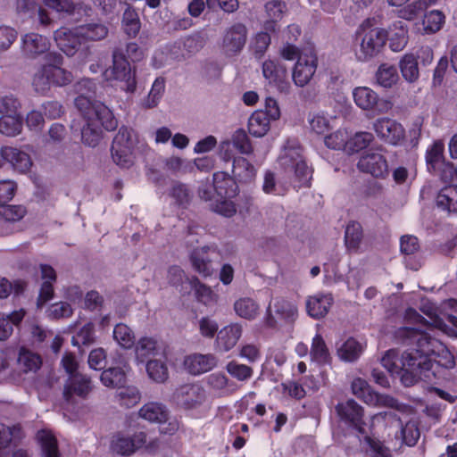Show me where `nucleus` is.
I'll return each mask as SVG.
<instances>
[{"instance_id": "21", "label": "nucleus", "mask_w": 457, "mask_h": 457, "mask_svg": "<svg viewBox=\"0 0 457 457\" xmlns=\"http://www.w3.org/2000/svg\"><path fill=\"white\" fill-rule=\"evenodd\" d=\"M336 411L342 420L353 426L359 432H363L361 427L363 424V410L355 401L347 400L344 403H339L336 406Z\"/></svg>"}, {"instance_id": "17", "label": "nucleus", "mask_w": 457, "mask_h": 457, "mask_svg": "<svg viewBox=\"0 0 457 457\" xmlns=\"http://www.w3.org/2000/svg\"><path fill=\"white\" fill-rule=\"evenodd\" d=\"M206 391L199 384L184 385L177 392L178 403L188 410L198 408L206 401Z\"/></svg>"}, {"instance_id": "8", "label": "nucleus", "mask_w": 457, "mask_h": 457, "mask_svg": "<svg viewBox=\"0 0 457 457\" xmlns=\"http://www.w3.org/2000/svg\"><path fill=\"white\" fill-rule=\"evenodd\" d=\"M105 81L119 83L120 89L128 93H134L137 88L135 72L132 71L129 61L119 51L112 52V64L103 71Z\"/></svg>"}, {"instance_id": "13", "label": "nucleus", "mask_w": 457, "mask_h": 457, "mask_svg": "<svg viewBox=\"0 0 457 457\" xmlns=\"http://www.w3.org/2000/svg\"><path fill=\"white\" fill-rule=\"evenodd\" d=\"M262 75L267 84L280 93H288L290 82L287 68L278 60L268 59L262 63Z\"/></svg>"}, {"instance_id": "20", "label": "nucleus", "mask_w": 457, "mask_h": 457, "mask_svg": "<svg viewBox=\"0 0 457 457\" xmlns=\"http://www.w3.org/2000/svg\"><path fill=\"white\" fill-rule=\"evenodd\" d=\"M408 353H415V346L413 348L404 351L400 357L396 351L389 350L382 357L381 364L392 375H394V374L400 375L403 384H404L407 386H410L411 385L406 384L404 381L405 376L412 377V373L410 370H408V369H407V367H405L406 365L403 361V355H405Z\"/></svg>"}, {"instance_id": "53", "label": "nucleus", "mask_w": 457, "mask_h": 457, "mask_svg": "<svg viewBox=\"0 0 457 457\" xmlns=\"http://www.w3.org/2000/svg\"><path fill=\"white\" fill-rule=\"evenodd\" d=\"M398 78L396 68L387 63L381 64L376 73L378 84L386 88L393 87L397 82Z\"/></svg>"}, {"instance_id": "22", "label": "nucleus", "mask_w": 457, "mask_h": 457, "mask_svg": "<svg viewBox=\"0 0 457 457\" xmlns=\"http://www.w3.org/2000/svg\"><path fill=\"white\" fill-rule=\"evenodd\" d=\"M50 46L49 39L37 33H28L21 38V52L29 58H36L46 53Z\"/></svg>"}, {"instance_id": "14", "label": "nucleus", "mask_w": 457, "mask_h": 457, "mask_svg": "<svg viewBox=\"0 0 457 457\" xmlns=\"http://www.w3.org/2000/svg\"><path fill=\"white\" fill-rule=\"evenodd\" d=\"M372 129L379 139L392 145H400L405 137V130L402 124L388 117L377 119Z\"/></svg>"}, {"instance_id": "9", "label": "nucleus", "mask_w": 457, "mask_h": 457, "mask_svg": "<svg viewBox=\"0 0 457 457\" xmlns=\"http://www.w3.org/2000/svg\"><path fill=\"white\" fill-rule=\"evenodd\" d=\"M298 317L297 306L291 301L277 296L271 298L264 317L268 328H277L279 322L293 323Z\"/></svg>"}, {"instance_id": "38", "label": "nucleus", "mask_w": 457, "mask_h": 457, "mask_svg": "<svg viewBox=\"0 0 457 457\" xmlns=\"http://www.w3.org/2000/svg\"><path fill=\"white\" fill-rule=\"evenodd\" d=\"M232 172L238 181L247 183L254 179L256 169L245 158L237 157L233 159Z\"/></svg>"}, {"instance_id": "15", "label": "nucleus", "mask_w": 457, "mask_h": 457, "mask_svg": "<svg viewBox=\"0 0 457 457\" xmlns=\"http://www.w3.org/2000/svg\"><path fill=\"white\" fill-rule=\"evenodd\" d=\"M352 391L354 395L362 399L369 405L398 409V403L395 399L372 391L368 383L361 378L353 379Z\"/></svg>"}, {"instance_id": "2", "label": "nucleus", "mask_w": 457, "mask_h": 457, "mask_svg": "<svg viewBox=\"0 0 457 457\" xmlns=\"http://www.w3.org/2000/svg\"><path fill=\"white\" fill-rule=\"evenodd\" d=\"M279 167L283 170L287 182H278L275 174L267 170L264 173L262 190L265 194L283 195L287 192V185L295 188L310 187L312 170L307 165L302 154V148L295 140H288L278 157Z\"/></svg>"}, {"instance_id": "47", "label": "nucleus", "mask_w": 457, "mask_h": 457, "mask_svg": "<svg viewBox=\"0 0 457 457\" xmlns=\"http://www.w3.org/2000/svg\"><path fill=\"white\" fill-rule=\"evenodd\" d=\"M25 311L23 309L14 311L6 317L0 318V340H6L13 331V326H17L23 320Z\"/></svg>"}, {"instance_id": "39", "label": "nucleus", "mask_w": 457, "mask_h": 457, "mask_svg": "<svg viewBox=\"0 0 457 457\" xmlns=\"http://www.w3.org/2000/svg\"><path fill=\"white\" fill-rule=\"evenodd\" d=\"M42 365L41 357L32 351L21 348L18 356V366L25 373L36 372Z\"/></svg>"}, {"instance_id": "33", "label": "nucleus", "mask_w": 457, "mask_h": 457, "mask_svg": "<svg viewBox=\"0 0 457 457\" xmlns=\"http://www.w3.org/2000/svg\"><path fill=\"white\" fill-rule=\"evenodd\" d=\"M234 311L241 319L253 320L260 315V304L252 297H240L234 303Z\"/></svg>"}, {"instance_id": "60", "label": "nucleus", "mask_w": 457, "mask_h": 457, "mask_svg": "<svg viewBox=\"0 0 457 457\" xmlns=\"http://www.w3.org/2000/svg\"><path fill=\"white\" fill-rule=\"evenodd\" d=\"M285 9L286 4L278 0L269 1L265 4L266 13L270 20V21L266 22L265 28L267 29H274V23L282 18Z\"/></svg>"}, {"instance_id": "37", "label": "nucleus", "mask_w": 457, "mask_h": 457, "mask_svg": "<svg viewBox=\"0 0 457 457\" xmlns=\"http://www.w3.org/2000/svg\"><path fill=\"white\" fill-rule=\"evenodd\" d=\"M270 119L267 112L255 111L250 116L248 120V130L251 135L256 137H262L270 130Z\"/></svg>"}, {"instance_id": "4", "label": "nucleus", "mask_w": 457, "mask_h": 457, "mask_svg": "<svg viewBox=\"0 0 457 457\" xmlns=\"http://www.w3.org/2000/svg\"><path fill=\"white\" fill-rule=\"evenodd\" d=\"M89 104L86 98L79 97L76 102V107L85 120L81 129V139L85 145L95 147L102 139L101 127L112 131L117 128L118 122L106 105L97 104L92 109Z\"/></svg>"}, {"instance_id": "44", "label": "nucleus", "mask_w": 457, "mask_h": 457, "mask_svg": "<svg viewBox=\"0 0 457 457\" xmlns=\"http://www.w3.org/2000/svg\"><path fill=\"white\" fill-rule=\"evenodd\" d=\"M436 204L449 212H457V186L450 185L441 189Z\"/></svg>"}, {"instance_id": "28", "label": "nucleus", "mask_w": 457, "mask_h": 457, "mask_svg": "<svg viewBox=\"0 0 457 457\" xmlns=\"http://www.w3.org/2000/svg\"><path fill=\"white\" fill-rule=\"evenodd\" d=\"M205 380L211 391L214 395L219 397L228 396L236 390L234 382L230 381L228 378L221 372L212 373L206 377Z\"/></svg>"}, {"instance_id": "31", "label": "nucleus", "mask_w": 457, "mask_h": 457, "mask_svg": "<svg viewBox=\"0 0 457 457\" xmlns=\"http://www.w3.org/2000/svg\"><path fill=\"white\" fill-rule=\"evenodd\" d=\"M39 269L43 283L39 292L38 304H43L53 297V284L56 280V273L54 268L47 264H40Z\"/></svg>"}, {"instance_id": "64", "label": "nucleus", "mask_w": 457, "mask_h": 457, "mask_svg": "<svg viewBox=\"0 0 457 457\" xmlns=\"http://www.w3.org/2000/svg\"><path fill=\"white\" fill-rule=\"evenodd\" d=\"M234 147L243 154H249L253 152L249 137L245 130H236L229 140Z\"/></svg>"}, {"instance_id": "61", "label": "nucleus", "mask_w": 457, "mask_h": 457, "mask_svg": "<svg viewBox=\"0 0 457 457\" xmlns=\"http://www.w3.org/2000/svg\"><path fill=\"white\" fill-rule=\"evenodd\" d=\"M122 27L129 37H136L140 29V21L137 12L128 7L123 13Z\"/></svg>"}, {"instance_id": "3", "label": "nucleus", "mask_w": 457, "mask_h": 457, "mask_svg": "<svg viewBox=\"0 0 457 457\" xmlns=\"http://www.w3.org/2000/svg\"><path fill=\"white\" fill-rule=\"evenodd\" d=\"M108 27L100 21L85 22L73 28L62 27L54 33V39L67 56L86 58L90 54L91 43L104 39Z\"/></svg>"}, {"instance_id": "10", "label": "nucleus", "mask_w": 457, "mask_h": 457, "mask_svg": "<svg viewBox=\"0 0 457 457\" xmlns=\"http://www.w3.org/2000/svg\"><path fill=\"white\" fill-rule=\"evenodd\" d=\"M384 151L383 146L366 151L359 158L357 169L375 179H386L389 175V165Z\"/></svg>"}, {"instance_id": "30", "label": "nucleus", "mask_w": 457, "mask_h": 457, "mask_svg": "<svg viewBox=\"0 0 457 457\" xmlns=\"http://www.w3.org/2000/svg\"><path fill=\"white\" fill-rule=\"evenodd\" d=\"M353 97L355 104L363 111H376L379 102L378 95L368 87H355Z\"/></svg>"}, {"instance_id": "43", "label": "nucleus", "mask_w": 457, "mask_h": 457, "mask_svg": "<svg viewBox=\"0 0 457 457\" xmlns=\"http://www.w3.org/2000/svg\"><path fill=\"white\" fill-rule=\"evenodd\" d=\"M310 355L312 360L318 364H327L330 361L329 351L322 336L319 333L312 338Z\"/></svg>"}, {"instance_id": "6", "label": "nucleus", "mask_w": 457, "mask_h": 457, "mask_svg": "<svg viewBox=\"0 0 457 457\" xmlns=\"http://www.w3.org/2000/svg\"><path fill=\"white\" fill-rule=\"evenodd\" d=\"M45 62L33 75L32 86L36 92L46 94L52 86L64 87L70 84L73 76L62 68L63 57L56 52H50L44 57Z\"/></svg>"}, {"instance_id": "34", "label": "nucleus", "mask_w": 457, "mask_h": 457, "mask_svg": "<svg viewBox=\"0 0 457 457\" xmlns=\"http://www.w3.org/2000/svg\"><path fill=\"white\" fill-rule=\"evenodd\" d=\"M211 247L203 246L195 249L190 254V261L193 268L204 277L212 273L209 252Z\"/></svg>"}, {"instance_id": "58", "label": "nucleus", "mask_w": 457, "mask_h": 457, "mask_svg": "<svg viewBox=\"0 0 457 457\" xmlns=\"http://www.w3.org/2000/svg\"><path fill=\"white\" fill-rule=\"evenodd\" d=\"M362 238L361 226L358 222H351L346 226L345 242L349 251H357Z\"/></svg>"}, {"instance_id": "48", "label": "nucleus", "mask_w": 457, "mask_h": 457, "mask_svg": "<svg viewBox=\"0 0 457 457\" xmlns=\"http://www.w3.org/2000/svg\"><path fill=\"white\" fill-rule=\"evenodd\" d=\"M421 311L429 318V324L432 327L438 328L448 336H453L455 334V331L450 328L444 319L436 314V307L432 303L429 301L423 302L421 305Z\"/></svg>"}, {"instance_id": "55", "label": "nucleus", "mask_w": 457, "mask_h": 457, "mask_svg": "<svg viewBox=\"0 0 457 457\" xmlns=\"http://www.w3.org/2000/svg\"><path fill=\"white\" fill-rule=\"evenodd\" d=\"M349 140V130L339 129L325 137L324 143L327 147L334 150H342L346 153L347 141Z\"/></svg>"}, {"instance_id": "25", "label": "nucleus", "mask_w": 457, "mask_h": 457, "mask_svg": "<svg viewBox=\"0 0 457 457\" xmlns=\"http://www.w3.org/2000/svg\"><path fill=\"white\" fill-rule=\"evenodd\" d=\"M333 302L334 299L331 294H315L306 299V312L308 315L313 319H321L327 315Z\"/></svg>"}, {"instance_id": "18", "label": "nucleus", "mask_w": 457, "mask_h": 457, "mask_svg": "<svg viewBox=\"0 0 457 457\" xmlns=\"http://www.w3.org/2000/svg\"><path fill=\"white\" fill-rule=\"evenodd\" d=\"M185 370L191 375H201L206 373L218 365V358L212 353H192L185 357Z\"/></svg>"}, {"instance_id": "11", "label": "nucleus", "mask_w": 457, "mask_h": 457, "mask_svg": "<svg viewBox=\"0 0 457 457\" xmlns=\"http://www.w3.org/2000/svg\"><path fill=\"white\" fill-rule=\"evenodd\" d=\"M318 66V57L312 49L301 52L293 68L292 79L295 86L304 87L314 76Z\"/></svg>"}, {"instance_id": "5", "label": "nucleus", "mask_w": 457, "mask_h": 457, "mask_svg": "<svg viewBox=\"0 0 457 457\" xmlns=\"http://www.w3.org/2000/svg\"><path fill=\"white\" fill-rule=\"evenodd\" d=\"M151 154L152 148L145 142L140 141L132 129L121 127L113 138L112 158L122 169L132 167L137 155L147 156Z\"/></svg>"}, {"instance_id": "16", "label": "nucleus", "mask_w": 457, "mask_h": 457, "mask_svg": "<svg viewBox=\"0 0 457 457\" xmlns=\"http://www.w3.org/2000/svg\"><path fill=\"white\" fill-rule=\"evenodd\" d=\"M247 39V29L243 23H235L226 29L221 47L227 55H235L242 51Z\"/></svg>"}, {"instance_id": "56", "label": "nucleus", "mask_w": 457, "mask_h": 457, "mask_svg": "<svg viewBox=\"0 0 457 457\" xmlns=\"http://www.w3.org/2000/svg\"><path fill=\"white\" fill-rule=\"evenodd\" d=\"M44 457H59L57 441L50 431L40 430L37 433Z\"/></svg>"}, {"instance_id": "42", "label": "nucleus", "mask_w": 457, "mask_h": 457, "mask_svg": "<svg viewBox=\"0 0 457 457\" xmlns=\"http://www.w3.org/2000/svg\"><path fill=\"white\" fill-rule=\"evenodd\" d=\"M194 290L197 300L205 305H211L217 302L218 296L212 290L202 284L198 278H192L188 280V293Z\"/></svg>"}, {"instance_id": "52", "label": "nucleus", "mask_w": 457, "mask_h": 457, "mask_svg": "<svg viewBox=\"0 0 457 457\" xmlns=\"http://www.w3.org/2000/svg\"><path fill=\"white\" fill-rule=\"evenodd\" d=\"M167 278L169 283L175 287L181 294H188V278L184 270L179 266H171L168 270Z\"/></svg>"}, {"instance_id": "26", "label": "nucleus", "mask_w": 457, "mask_h": 457, "mask_svg": "<svg viewBox=\"0 0 457 457\" xmlns=\"http://www.w3.org/2000/svg\"><path fill=\"white\" fill-rule=\"evenodd\" d=\"M117 364L118 366L110 367L102 372L100 378L104 386L119 389L126 383L129 366L124 359L120 360Z\"/></svg>"}, {"instance_id": "23", "label": "nucleus", "mask_w": 457, "mask_h": 457, "mask_svg": "<svg viewBox=\"0 0 457 457\" xmlns=\"http://www.w3.org/2000/svg\"><path fill=\"white\" fill-rule=\"evenodd\" d=\"M164 348L161 343L153 337L140 338L135 346L136 361L140 363H146L157 356H162Z\"/></svg>"}, {"instance_id": "29", "label": "nucleus", "mask_w": 457, "mask_h": 457, "mask_svg": "<svg viewBox=\"0 0 457 457\" xmlns=\"http://www.w3.org/2000/svg\"><path fill=\"white\" fill-rule=\"evenodd\" d=\"M4 154L5 156V162H9L13 170L20 173H26L32 166L30 156L21 149L12 146H4Z\"/></svg>"}, {"instance_id": "40", "label": "nucleus", "mask_w": 457, "mask_h": 457, "mask_svg": "<svg viewBox=\"0 0 457 457\" xmlns=\"http://www.w3.org/2000/svg\"><path fill=\"white\" fill-rule=\"evenodd\" d=\"M213 187L219 196L223 195L232 197L237 193V187L233 179L225 172H216L213 174Z\"/></svg>"}, {"instance_id": "1", "label": "nucleus", "mask_w": 457, "mask_h": 457, "mask_svg": "<svg viewBox=\"0 0 457 457\" xmlns=\"http://www.w3.org/2000/svg\"><path fill=\"white\" fill-rule=\"evenodd\" d=\"M396 337L404 344L415 346L414 353L403 355V361L412 377L405 376L406 384L413 385L419 379L431 380L438 368L453 369L455 360L452 353L439 340L416 328L403 327L396 331Z\"/></svg>"}, {"instance_id": "49", "label": "nucleus", "mask_w": 457, "mask_h": 457, "mask_svg": "<svg viewBox=\"0 0 457 457\" xmlns=\"http://www.w3.org/2000/svg\"><path fill=\"white\" fill-rule=\"evenodd\" d=\"M148 377L157 382L162 383L169 377V371L165 361L162 359L149 360L145 363Z\"/></svg>"}, {"instance_id": "35", "label": "nucleus", "mask_w": 457, "mask_h": 457, "mask_svg": "<svg viewBox=\"0 0 457 457\" xmlns=\"http://www.w3.org/2000/svg\"><path fill=\"white\" fill-rule=\"evenodd\" d=\"M138 415L149 422L161 424L167 420L169 412L163 404L153 402L144 404Z\"/></svg>"}, {"instance_id": "36", "label": "nucleus", "mask_w": 457, "mask_h": 457, "mask_svg": "<svg viewBox=\"0 0 457 457\" xmlns=\"http://www.w3.org/2000/svg\"><path fill=\"white\" fill-rule=\"evenodd\" d=\"M445 23V15L442 11L431 10L426 12L421 20L423 35H433L440 31Z\"/></svg>"}, {"instance_id": "7", "label": "nucleus", "mask_w": 457, "mask_h": 457, "mask_svg": "<svg viewBox=\"0 0 457 457\" xmlns=\"http://www.w3.org/2000/svg\"><path fill=\"white\" fill-rule=\"evenodd\" d=\"M355 36L359 43L355 48V57L360 62H368L377 56L386 42V31L372 26L370 21L360 25Z\"/></svg>"}, {"instance_id": "19", "label": "nucleus", "mask_w": 457, "mask_h": 457, "mask_svg": "<svg viewBox=\"0 0 457 457\" xmlns=\"http://www.w3.org/2000/svg\"><path fill=\"white\" fill-rule=\"evenodd\" d=\"M243 334L241 324L230 323L219 330L215 340V347L218 352L227 353L233 349Z\"/></svg>"}, {"instance_id": "45", "label": "nucleus", "mask_w": 457, "mask_h": 457, "mask_svg": "<svg viewBox=\"0 0 457 457\" xmlns=\"http://www.w3.org/2000/svg\"><path fill=\"white\" fill-rule=\"evenodd\" d=\"M22 120L18 113L3 114L0 117V133L7 137H14L21 133Z\"/></svg>"}, {"instance_id": "50", "label": "nucleus", "mask_w": 457, "mask_h": 457, "mask_svg": "<svg viewBox=\"0 0 457 457\" xmlns=\"http://www.w3.org/2000/svg\"><path fill=\"white\" fill-rule=\"evenodd\" d=\"M362 352V345L353 338H348L338 348L339 358L345 361H353L358 359Z\"/></svg>"}, {"instance_id": "62", "label": "nucleus", "mask_w": 457, "mask_h": 457, "mask_svg": "<svg viewBox=\"0 0 457 457\" xmlns=\"http://www.w3.org/2000/svg\"><path fill=\"white\" fill-rule=\"evenodd\" d=\"M227 372L238 381H246L252 378L253 370L251 367L236 361H228L226 365Z\"/></svg>"}, {"instance_id": "46", "label": "nucleus", "mask_w": 457, "mask_h": 457, "mask_svg": "<svg viewBox=\"0 0 457 457\" xmlns=\"http://www.w3.org/2000/svg\"><path fill=\"white\" fill-rule=\"evenodd\" d=\"M445 144L442 140L434 141L426 151V162L429 170H436L440 164H444Z\"/></svg>"}, {"instance_id": "24", "label": "nucleus", "mask_w": 457, "mask_h": 457, "mask_svg": "<svg viewBox=\"0 0 457 457\" xmlns=\"http://www.w3.org/2000/svg\"><path fill=\"white\" fill-rule=\"evenodd\" d=\"M43 3L57 12L70 16H89L92 12V7L82 1L74 3L72 0H43Z\"/></svg>"}, {"instance_id": "51", "label": "nucleus", "mask_w": 457, "mask_h": 457, "mask_svg": "<svg viewBox=\"0 0 457 457\" xmlns=\"http://www.w3.org/2000/svg\"><path fill=\"white\" fill-rule=\"evenodd\" d=\"M113 339L124 349H130L135 345L133 330L124 323H119L113 329Z\"/></svg>"}, {"instance_id": "41", "label": "nucleus", "mask_w": 457, "mask_h": 457, "mask_svg": "<svg viewBox=\"0 0 457 457\" xmlns=\"http://www.w3.org/2000/svg\"><path fill=\"white\" fill-rule=\"evenodd\" d=\"M374 140V136L370 132L360 131L352 134L349 131V140L347 141L346 154H353L366 149Z\"/></svg>"}, {"instance_id": "12", "label": "nucleus", "mask_w": 457, "mask_h": 457, "mask_svg": "<svg viewBox=\"0 0 457 457\" xmlns=\"http://www.w3.org/2000/svg\"><path fill=\"white\" fill-rule=\"evenodd\" d=\"M146 443V435L144 432L136 433L133 436L125 434H117L112 441V449L120 455H130L137 450L145 446L149 452H153L156 447V442Z\"/></svg>"}, {"instance_id": "57", "label": "nucleus", "mask_w": 457, "mask_h": 457, "mask_svg": "<svg viewBox=\"0 0 457 457\" xmlns=\"http://www.w3.org/2000/svg\"><path fill=\"white\" fill-rule=\"evenodd\" d=\"M400 70L403 79L408 82H414L419 78V68L413 54H405L400 61Z\"/></svg>"}, {"instance_id": "63", "label": "nucleus", "mask_w": 457, "mask_h": 457, "mask_svg": "<svg viewBox=\"0 0 457 457\" xmlns=\"http://www.w3.org/2000/svg\"><path fill=\"white\" fill-rule=\"evenodd\" d=\"M165 91V80L163 78H157L154 81L151 90L145 100V106L154 108L158 105Z\"/></svg>"}, {"instance_id": "59", "label": "nucleus", "mask_w": 457, "mask_h": 457, "mask_svg": "<svg viewBox=\"0 0 457 457\" xmlns=\"http://www.w3.org/2000/svg\"><path fill=\"white\" fill-rule=\"evenodd\" d=\"M117 399L119 403L127 407L130 408L139 403L141 399V394L139 390L134 386H121L117 392Z\"/></svg>"}, {"instance_id": "32", "label": "nucleus", "mask_w": 457, "mask_h": 457, "mask_svg": "<svg viewBox=\"0 0 457 457\" xmlns=\"http://www.w3.org/2000/svg\"><path fill=\"white\" fill-rule=\"evenodd\" d=\"M91 381L82 374H78L69 378L63 391V395L67 401L73 394L79 396H85L91 391Z\"/></svg>"}, {"instance_id": "54", "label": "nucleus", "mask_w": 457, "mask_h": 457, "mask_svg": "<svg viewBox=\"0 0 457 457\" xmlns=\"http://www.w3.org/2000/svg\"><path fill=\"white\" fill-rule=\"evenodd\" d=\"M75 87L76 91L79 94V96L75 99V103L79 97H84L87 100H88V102L90 103L89 106L92 107V109L97 104H104L103 103L93 99L96 90V84L93 79H83L80 81H79Z\"/></svg>"}, {"instance_id": "27", "label": "nucleus", "mask_w": 457, "mask_h": 457, "mask_svg": "<svg viewBox=\"0 0 457 457\" xmlns=\"http://www.w3.org/2000/svg\"><path fill=\"white\" fill-rule=\"evenodd\" d=\"M386 37L392 51H402L406 46L409 38L406 22L402 20L394 21L386 32Z\"/></svg>"}]
</instances>
